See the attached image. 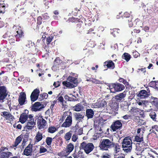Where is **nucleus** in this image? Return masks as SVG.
Masks as SVG:
<instances>
[{"label":"nucleus","mask_w":158,"mask_h":158,"mask_svg":"<svg viewBox=\"0 0 158 158\" xmlns=\"http://www.w3.org/2000/svg\"><path fill=\"white\" fill-rule=\"evenodd\" d=\"M54 37L52 35H50L46 39V44L47 45L49 44L52 41Z\"/></svg>","instance_id":"52"},{"label":"nucleus","mask_w":158,"mask_h":158,"mask_svg":"<svg viewBox=\"0 0 158 158\" xmlns=\"http://www.w3.org/2000/svg\"><path fill=\"white\" fill-rule=\"evenodd\" d=\"M72 131L71 130L65 134L64 136V138L66 141H67L70 140L72 136Z\"/></svg>","instance_id":"38"},{"label":"nucleus","mask_w":158,"mask_h":158,"mask_svg":"<svg viewBox=\"0 0 158 158\" xmlns=\"http://www.w3.org/2000/svg\"><path fill=\"white\" fill-rule=\"evenodd\" d=\"M131 112L133 114H138L141 111L140 109L135 107H132L131 109Z\"/></svg>","instance_id":"42"},{"label":"nucleus","mask_w":158,"mask_h":158,"mask_svg":"<svg viewBox=\"0 0 158 158\" xmlns=\"http://www.w3.org/2000/svg\"><path fill=\"white\" fill-rule=\"evenodd\" d=\"M22 139V138L20 136H18L15 139L14 144L10 146V147L11 148H14L15 150L16 147L21 142Z\"/></svg>","instance_id":"22"},{"label":"nucleus","mask_w":158,"mask_h":158,"mask_svg":"<svg viewBox=\"0 0 158 158\" xmlns=\"http://www.w3.org/2000/svg\"><path fill=\"white\" fill-rule=\"evenodd\" d=\"M13 29L15 30L16 33L13 34V35L16 39H19L23 38L24 36V34L23 30L22 28L19 25H15L13 27Z\"/></svg>","instance_id":"3"},{"label":"nucleus","mask_w":158,"mask_h":158,"mask_svg":"<svg viewBox=\"0 0 158 158\" xmlns=\"http://www.w3.org/2000/svg\"><path fill=\"white\" fill-rule=\"evenodd\" d=\"M68 20L69 22L72 23H77V22H80L81 21V20L78 18H74L72 17L71 18H69Z\"/></svg>","instance_id":"43"},{"label":"nucleus","mask_w":158,"mask_h":158,"mask_svg":"<svg viewBox=\"0 0 158 158\" xmlns=\"http://www.w3.org/2000/svg\"><path fill=\"white\" fill-rule=\"evenodd\" d=\"M107 105V102L104 99L99 98L96 103H93L91 107L94 108H99L105 107Z\"/></svg>","instance_id":"6"},{"label":"nucleus","mask_w":158,"mask_h":158,"mask_svg":"<svg viewBox=\"0 0 158 158\" xmlns=\"http://www.w3.org/2000/svg\"><path fill=\"white\" fill-rule=\"evenodd\" d=\"M67 81H69L70 83L77 85L78 83V80L77 78L71 76H69L67 79Z\"/></svg>","instance_id":"30"},{"label":"nucleus","mask_w":158,"mask_h":158,"mask_svg":"<svg viewBox=\"0 0 158 158\" xmlns=\"http://www.w3.org/2000/svg\"><path fill=\"white\" fill-rule=\"evenodd\" d=\"M140 32V30L139 29H134L131 31V34L133 35H135L136 34L139 33Z\"/></svg>","instance_id":"54"},{"label":"nucleus","mask_w":158,"mask_h":158,"mask_svg":"<svg viewBox=\"0 0 158 158\" xmlns=\"http://www.w3.org/2000/svg\"><path fill=\"white\" fill-rule=\"evenodd\" d=\"M34 46H35V49L33 50H31V52L32 53L35 54L40 51V49L41 47V44H35V46L34 45Z\"/></svg>","instance_id":"32"},{"label":"nucleus","mask_w":158,"mask_h":158,"mask_svg":"<svg viewBox=\"0 0 158 158\" xmlns=\"http://www.w3.org/2000/svg\"><path fill=\"white\" fill-rule=\"evenodd\" d=\"M47 124V121L43 118L42 116H39L37 119V125L39 129L46 128Z\"/></svg>","instance_id":"8"},{"label":"nucleus","mask_w":158,"mask_h":158,"mask_svg":"<svg viewBox=\"0 0 158 158\" xmlns=\"http://www.w3.org/2000/svg\"><path fill=\"white\" fill-rule=\"evenodd\" d=\"M64 114L66 118L64 122L62 125L61 127H69L72 124V114L71 111H67L64 112Z\"/></svg>","instance_id":"2"},{"label":"nucleus","mask_w":158,"mask_h":158,"mask_svg":"<svg viewBox=\"0 0 158 158\" xmlns=\"http://www.w3.org/2000/svg\"><path fill=\"white\" fill-rule=\"evenodd\" d=\"M126 95V92L124 91L122 93H121L115 96V99L117 101L120 102L124 100V98L125 97Z\"/></svg>","instance_id":"18"},{"label":"nucleus","mask_w":158,"mask_h":158,"mask_svg":"<svg viewBox=\"0 0 158 158\" xmlns=\"http://www.w3.org/2000/svg\"><path fill=\"white\" fill-rule=\"evenodd\" d=\"M14 35L9 36V38H8V40L9 41V42L10 43H13L15 42V39L12 37H13Z\"/></svg>","instance_id":"55"},{"label":"nucleus","mask_w":158,"mask_h":158,"mask_svg":"<svg viewBox=\"0 0 158 158\" xmlns=\"http://www.w3.org/2000/svg\"><path fill=\"white\" fill-rule=\"evenodd\" d=\"M132 17H131L129 19H127L126 20L128 21V24L130 27L133 26V24L132 22Z\"/></svg>","instance_id":"51"},{"label":"nucleus","mask_w":158,"mask_h":158,"mask_svg":"<svg viewBox=\"0 0 158 158\" xmlns=\"http://www.w3.org/2000/svg\"><path fill=\"white\" fill-rule=\"evenodd\" d=\"M116 83H112L109 85V87L111 93H115L116 92Z\"/></svg>","instance_id":"36"},{"label":"nucleus","mask_w":158,"mask_h":158,"mask_svg":"<svg viewBox=\"0 0 158 158\" xmlns=\"http://www.w3.org/2000/svg\"><path fill=\"white\" fill-rule=\"evenodd\" d=\"M115 89H116V92L121 91L125 89L124 86L122 84L120 83H116Z\"/></svg>","instance_id":"31"},{"label":"nucleus","mask_w":158,"mask_h":158,"mask_svg":"<svg viewBox=\"0 0 158 158\" xmlns=\"http://www.w3.org/2000/svg\"><path fill=\"white\" fill-rule=\"evenodd\" d=\"M60 82L59 81L54 82L53 85L55 88H57L60 86Z\"/></svg>","instance_id":"63"},{"label":"nucleus","mask_w":158,"mask_h":158,"mask_svg":"<svg viewBox=\"0 0 158 158\" xmlns=\"http://www.w3.org/2000/svg\"><path fill=\"white\" fill-rule=\"evenodd\" d=\"M123 126L122 121L120 120H117L114 121L110 126V128L113 131L121 129Z\"/></svg>","instance_id":"9"},{"label":"nucleus","mask_w":158,"mask_h":158,"mask_svg":"<svg viewBox=\"0 0 158 158\" xmlns=\"http://www.w3.org/2000/svg\"><path fill=\"white\" fill-rule=\"evenodd\" d=\"M103 65L105 67L106 66L107 68L113 69L115 67V64L111 60H108L103 63Z\"/></svg>","instance_id":"16"},{"label":"nucleus","mask_w":158,"mask_h":158,"mask_svg":"<svg viewBox=\"0 0 158 158\" xmlns=\"http://www.w3.org/2000/svg\"><path fill=\"white\" fill-rule=\"evenodd\" d=\"M94 115V112L93 110L91 109H87L86 110L85 116L88 119L92 118Z\"/></svg>","instance_id":"20"},{"label":"nucleus","mask_w":158,"mask_h":158,"mask_svg":"<svg viewBox=\"0 0 158 158\" xmlns=\"http://www.w3.org/2000/svg\"><path fill=\"white\" fill-rule=\"evenodd\" d=\"M33 145L29 143L24 150L23 154L28 156H31L32 151Z\"/></svg>","instance_id":"14"},{"label":"nucleus","mask_w":158,"mask_h":158,"mask_svg":"<svg viewBox=\"0 0 158 158\" xmlns=\"http://www.w3.org/2000/svg\"><path fill=\"white\" fill-rule=\"evenodd\" d=\"M124 16L125 17H126L127 19H129L130 17H132L131 15H130V14H129V13L126 12H125L124 14Z\"/></svg>","instance_id":"64"},{"label":"nucleus","mask_w":158,"mask_h":158,"mask_svg":"<svg viewBox=\"0 0 158 158\" xmlns=\"http://www.w3.org/2000/svg\"><path fill=\"white\" fill-rule=\"evenodd\" d=\"M118 81L120 82L123 83L126 86H129V85L128 82H127L126 80H125L123 78L120 77Z\"/></svg>","instance_id":"48"},{"label":"nucleus","mask_w":158,"mask_h":158,"mask_svg":"<svg viewBox=\"0 0 158 158\" xmlns=\"http://www.w3.org/2000/svg\"><path fill=\"white\" fill-rule=\"evenodd\" d=\"M43 3L44 5L45 6V7L46 9H48L49 8L48 6L49 2L48 0H44L43 1Z\"/></svg>","instance_id":"59"},{"label":"nucleus","mask_w":158,"mask_h":158,"mask_svg":"<svg viewBox=\"0 0 158 158\" xmlns=\"http://www.w3.org/2000/svg\"><path fill=\"white\" fill-rule=\"evenodd\" d=\"M62 84L64 86H65L66 87L69 88H73L74 85L70 83L69 81H64L62 82Z\"/></svg>","instance_id":"40"},{"label":"nucleus","mask_w":158,"mask_h":158,"mask_svg":"<svg viewBox=\"0 0 158 158\" xmlns=\"http://www.w3.org/2000/svg\"><path fill=\"white\" fill-rule=\"evenodd\" d=\"M122 58L127 62H128L131 59V56L129 53L125 52L122 55Z\"/></svg>","instance_id":"35"},{"label":"nucleus","mask_w":158,"mask_h":158,"mask_svg":"<svg viewBox=\"0 0 158 158\" xmlns=\"http://www.w3.org/2000/svg\"><path fill=\"white\" fill-rule=\"evenodd\" d=\"M19 104L20 106H23L27 103L26 101V95L24 92H21L20 93L18 98Z\"/></svg>","instance_id":"12"},{"label":"nucleus","mask_w":158,"mask_h":158,"mask_svg":"<svg viewBox=\"0 0 158 158\" xmlns=\"http://www.w3.org/2000/svg\"><path fill=\"white\" fill-rule=\"evenodd\" d=\"M34 45L35 44L34 43L32 42L31 40L28 41L26 44V46L31 51V53H32L31 50H32V48H34Z\"/></svg>","instance_id":"33"},{"label":"nucleus","mask_w":158,"mask_h":158,"mask_svg":"<svg viewBox=\"0 0 158 158\" xmlns=\"http://www.w3.org/2000/svg\"><path fill=\"white\" fill-rule=\"evenodd\" d=\"M80 9L77 7L75 8L72 12L73 15L74 16H77L78 12L80 11Z\"/></svg>","instance_id":"49"},{"label":"nucleus","mask_w":158,"mask_h":158,"mask_svg":"<svg viewBox=\"0 0 158 158\" xmlns=\"http://www.w3.org/2000/svg\"><path fill=\"white\" fill-rule=\"evenodd\" d=\"M28 118V115L25 113H23L20 116L19 121L22 124L24 123L27 121Z\"/></svg>","instance_id":"19"},{"label":"nucleus","mask_w":158,"mask_h":158,"mask_svg":"<svg viewBox=\"0 0 158 158\" xmlns=\"http://www.w3.org/2000/svg\"><path fill=\"white\" fill-rule=\"evenodd\" d=\"M74 117L75 119L80 122L84 118V115L83 113H75L74 114Z\"/></svg>","instance_id":"21"},{"label":"nucleus","mask_w":158,"mask_h":158,"mask_svg":"<svg viewBox=\"0 0 158 158\" xmlns=\"http://www.w3.org/2000/svg\"><path fill=\"white\" fill-rule=\"evenodd\" d=\"M8 93L7 89L5 86H0V101L3 102L8 94Z\"/></svg>","instance_id":"7"},{"label":"nucleus","mask_w":158,"mask_h":158,"mask_svg":"<svg viewBox=\"0 0 158 158\" xmlns=\"http://www.w3.org/2000/svg\"><path fill=\"white\" fill-rule=\"evenodd\" d=\"M143 134L136 135L135 136L134 141L141 143L143 141Z\"/></svg>","instance_id":"25"},{"label":"nucleus","mask_w":158,"mask_h":158,"mask_svg":"<svg viewBox=\"0 0 158 158\" xmlns=\"http://www.w3.org/2000/svg\"><path fill=\"white\" fill-rule=\"evenodd\" d=\"M76 29L77 34L81 35L84 30V27L82 26V24L81 23L77 24L76 25Z\"/></svg>","instance_id":"24"},{"label":"nucleus","mask_w":158,"mask_h":158,"mask_svg":"<svg viewBox=\"0 0 158 158\" xmlns=\"http://www.w3.org/2000/svg\"><path fill=\"white\" fill-rule=\"evenodd\" d=\"M120 108L122 110L127 111L128 110V106L127 105H123L121 106Z\"/></svg>","instance_id":"53"},{"label":"nucleus","mask_w":158,"mask_h":158,"mask_svg":"<svg viewBox=\"0 0 158 158\" xmlns=\"http://www.w3.org/2000/svg\"><path fill=\"white\" fill-rule=\"evenodd\" d=\"M1 115L4 118V120L11 122H13L15 118L10 112L4 111L1 112Z\"/></svg>","instance_id":"11"},{"label":"nucleus","mask_w":158,"mask_h":158,"mask_svg":"<svg viewBox=\"0 0 158 158\" xmlns=\"http://www.w3.org/2000/svg\"><path fill=\"white\" fill-rule=\"evenodd\" d=\"M40 93V90L36 88L34 90L30 96L31 101L32 102H34L38 99Z\"/></svg>","instance_id":"13"},{"label":"nucleus","mask_w":158,"mask_h":158,"mask_svg":"<svg viewBox=\"0 0 158 158\" xmlns=\"http://www.w3.org/2000/svg\"><path fill=\"white\" fill-rule=\"evenodd\" d=\"M150 94V90L148 88L146 90L144 89L140 90L138 92L137 96L139 98L144 99L149 97Z\"/></svg>","instance_id":"10"},{"label":"nucleus","mask_w":158,"mask_h":158,"mask_svg":"<svg viewBox=\"0 0 158 158\" xmlns=\"http://www.w3.org/2000/svg\"><path fill=\"white\" fill-rule=\"evenodd\" d=\"M35 123L34 119H29L28 120L26 127L27 129H31L35 125Z\"/></svg>","instance_id":"23"},{"label":"nucleus","mask_w":158,"mask_h":158,"mask_svg":"<svg viewBox=\"0 0 158 158\" xmlns=\"http://www.w3.org/2000/svg\"><path fill=\"white\" fill-rule=\"evenodd\" d=\"M12 153L10 152H2L0 155V158H8L10 156H12Z\"/></svg>","instance_id":"27"},{"label":"nucleus","mask_w":158,"mask_h":158,"mask_svg":"<svg viewBox=\"0 0 158 158\" xmlns=\"http://www.w3.org/2000/svg\"><path fill=\"white\" fill-rule=\"evenodd\" d=\"M74 149V146L71 143L68 144L66 148V152L68 154L71 152Z\"/></svg>","instance_id":"34"},{"label":"nucleus","mask_w":158,"mask_h":158,"mask_svg":"<svg viewBox=\"0 0 158 158\" xmlns=\"http://www.w3.org/2000/svg\"><path fill=\"white\" fill-rule=\"evenodd\" d=\"M120 33V30L117 28H114L111 30V33L114 37H116L119 35Z\"/></svg>","instance_id":"29"},{"label":"nucleus","mask_w":158,"mask_h":158,"mask_svg":"<svg viewBox=\"0 0 158 158\" xmlns=\"http://www.w3.org/2000/svg\"><path fill=\"white\" fill-rule=\"evenodd\" d=\"M57 100L58 102L61 104L62 106H64V102H66L64 100L62 96H60L57 98Z\"/></svg>","instance_id":"45"},{"label":"nucleus","mask_w":158,"mask_h":158,"mask_svg":"<svg viewBox=\"0 0 158 158\" xmlns=\"http://www.w3.org/2000/svg\"><path fill=\"white\" fill-rule=\"evenodd\" d=\"M122 148L125 152L128 153L131 152L132 148V141L129 136L125 138L122 142Z\"/></svg>","instance_id":"1"},{"label":"nucleus","mask_w":158,"mask_h":158,"mask_svg":"<svg viewBox=\"0 0 158 158\" xmlns=\"http://www.w3.org/2000/svg\"><path fill=\"white\" fill-rule=\"evenodd\" d=\"M73 110L76 111H80L81 110V106L80 103L77 104L73 107Z\"/></svg>","instance_id":"44"},{"label":"nucleus","mask_w":158,"mask_h":158,"mask_svg":"<svg viewBox=\"0 0 158 158\" xmlns=\"http://www.w3.org/2000/svg\"><path fill=\"white\" fill-rule=\"evenodd\" d=\"M135 148V153L137 155H141L144 150V148L140 143H137Z\"/></svg>","instance_id":"17"},{"label":"nucleus","mask_w":158,"mask_h":158,"mask_svg":"<svg viewBox=\"0 0 158 158\" xmlns=\"http://www.w3.org/2000/svg\"><path fill=\"white\" fill-rule=\"evenodd\" d=\"M151 129L149 130V131H151L153 129H155V130L158 132V125H155L152 126L151 127Z\"/></svg>","instance_id":"62"},{"label":"nucleus","mask_w":158,"mask_h":158,"mask_svg":"<svg viewBox=\"0 0 158 158\" xmlns=\"http://www.w3.org/2000/svg\"><path fill=\"white\" fill-rule=\"evenodd\" d=\"M61 60H60L59 57H56L54 60V64L56 66L59 65L61 63Z\"/></svg>","instance_id":"50"},{"label":"nucleus","mask_w":158,"mask_h":158,"mask_svg":"<svg viewBox=\"0 0 158 158\" xmlns=\"http://www.w3.org/2000/svg\"><path fill=\"white\" fill-rule=\"evenodd\" d=\"M55 138L54 137L53 139L50 137H47L45 141L48 145L49 147H51L52 146V140Z\"/></svg>","instance_id":"41"},{"label":"nucleus","mask_w":158,"mask_h":158,"mask_svg":"<svg viewBox=\"0 0 158 158\" xmlns=\"http://www.w3.org/2000/svg\"><path fill=\"white\" fill-rule=\"evenodd\" d=\"M40 97L42 99H46L48 97V95L45 93H44L42 94H41L40 95Z\"/></svg>","instance_id":"56"},{"label":"nucleus","mask_w":158,"mask_h":158,"mask_svg":"<svg viewBox=\"0 0 158 158\" xmlns=\"http://www.w3.org/2000/svg\"><path fill=\"white\" fill-rule=\"evenodd\" d=\"M47 151L46 148L43 147H40V153H44Z\"/></svg>","instance_id":"58"},{"label":"nucleus","mask_w":158,"mask_h":158,"mask_svg":"<svg viewBox=\"0 0 158 158\" xmlns=\"http://www.w3.org/2000/svg\"><path fill=\"white\" fill-rule=\"evenodd\" d=\"M42 18L41 16H39L37 17V26L36 29L39 30L40 28L41 27L40 25L42 23Z\"/></svg>","instance_id":"37"},{"label":"nucleus","mask_w":158,"mask_h":158,"mask_svg":"<svg viewBox=\"0 0 158 158\" xmlns=\"http://www.w3.org/2000/svg\"><path fill=\"white\" fill-rule=\"evenodd\" d=\"M64 98L66 100H67L68 101H75L74 98L69 97V96L67 94L64 96Z\"/></svg>","instance_id":"57"},{"label":"nucleus","mask_w":158,"mask_h":158,"mask_svg":"<svg viewBox=\"0 0 158 158\" xmlns=\"http://www.w3.org/2000/svg\"><path fill=\"white\" fill-rule=\"evenodd\" d=\"M114 150L115 152V155L117 156V154L118 152L120 151V146L119 145L118 143H114Z\"/></svg>","instance_id":"47"},{"label":"nucleus","mask_w":158,"mask_h":158,"mask_svg":"<svg viewBox=\"0 0 158 158\" xmlns=\"http://www.w3.org/2000/svg\"><path fill=\"white\" fill-rule=\"evenodd\" d=\"M94 148V145L92 143H87L85 142H83L80 144V149L84 150L87 154H88L92 152Z\"/></svg>","instance_id":"4"},{"label":"nucleus","mask_w":158,"mask_h":158,"mask_svg":"<svg viewBox=\"0 0 158 158\" xmlns=\"http://www.w3.org/2000/svg\"><path fill=\"white\" fill-rule=\"evenodd\" d=\"M114 143L109 139H103L100 147L102 150H107L109 148L114 147Z\"/></svg>","instance_id":"5"},{"label":"nucleus","mask_w":158,"mask_h":158,"mask_svg":"<svg viewBox=\"0 0 158 158\" xmlns=\"http://www.w3.org/2000/svg\"><path fill=\"white\" fill-rule=\"evenodd\" d=\"M43 138L42 134L38 132L35 138V143H37L41 140Z\"/></svg>","instance_id":"28"},{"label":"nucleus","mask_w":158,"mask_h":158,"mask_svg":"<svg viewBox=\"0 0 158 158\" xmlns=\"http://www.w3.org/2000/svg\"><path fill=\"white\" fill-rule=\"evenodd\" d=\"M42 104L39 102H36L34 103L31 107V110L32 111L36 112L40 111L43 107H41Z\"/></svg>","instance_id":"15"},{"label":"nucleus","mask_w":158,"mask_h":158,"mask_svg":"<svg viewBox=\"0 0 158 158\" xmlns=\"http://www.w3.org/2000/svg\"><path fill=\"white\" fill-rule=\"evenodd\" d=\"M78 138V136L75 134L73 135L72 137V140L74 142H75Z\"/></svg>","instance_id":"61"},{"label":"nucleus","mask_w":158,"mask_h":158,"mask_svg":"<svg viewBox=\"0 0 158 158\" xmlns=\"http://www.w3.org/2000/svg\"><path fill=\"white\" fill-rule=\"evenodd\" d=\"M110 107L113 111H117L118 108V104L117 102H112L110 103Z\"/></svg>","instance_id":"26"},{"label":"nucleus","mask_w":158,"mask_h":158,"mask_svg":"<svg viewBox=\"0 0 158 158\" xmlns=\"http://www.w3.org/2000/svg\"><path fill=\"white\" fill-rule=\"evenodd\" d=\"M57 129L54 126L49 127L48 129V132L51 133H53L55 132Z\"/></svg>","instance_id":"46"},{"label":"nucleus","mask_w":158,"mask_h":158,"mask_svg":"<svg viewBox=\"0 0 158 158\" xmlns=\"http://www.w3.org/2000/svg\"><path fill=\"white\" fill-rule=\"evenodd\" d=\"M65 118V114H64V113L62 115L61 117L60 118L59 122L60 123H62L64 121Z\"/></svg>","instance_id":"60"},{"label":"nucleus","mask_w":158,"mask_h":158,"mask_svg":"<svg viewBox=\"0 0 158 158\" xmlns=\"http://www.w3.org/2000/svg\"><path fill=\"white\" fill-rule=\"evenodd\" d=\"M151 118L155 122L157 121L156 114L154 111H152L149 114Z\"/></svg>","instance_id":"39"}]
</instances>
